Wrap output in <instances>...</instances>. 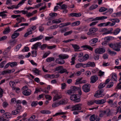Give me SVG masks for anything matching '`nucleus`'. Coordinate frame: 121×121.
Here are the masks:
<instances>
[{"mask_svg": "<svg viewBox=\"0 0 121 121\" xmlns=\"http://www.w3.org/2000/svg\"><path fill=\"white\" fill-rule=\"evenodd\" d=\"M72 46L73 48L75 49L78 50L79 49L80 47L79 46L76 44H72Z\"/></svg>", "mask_w": 121, "mask_h": 121, "instance_id": "46", "label": "nucleus"}, {"mask_svg": "<svg viewBox=\"0 0 121 121\" xmlns=\"http://www.w3.org/2000/svg\"><path fill=\"white\" fill-rule=\"evenodd\" d=\"M104 72H102L101 70H100L98 72V75L99 76H103L104 74Z\"/></svg>", "mask_w": 121, "mask_h": 121, "instance_id": "52", "label": "nucleus"}, {"mask_svg": "<svg viewBox=\"0 0 121 121\" xmlns=\"http://www.w3.org/2000/svg\"><path fill=\"white\" fill-rule=\"evenodd\" d=\"M20 111L16 109L12 111L11 114L13 115H16L19 113Z\"/></svg>", "mask_w": 121, "mask_h": 121, "instance_id": "38", "label": "nucleus"}, {"mask_svg": "<svg viewBox=\"0 0 121 121\" xmlns=\"http://www.w3.org/2000/svg\"><path fill=\"white\" fill-rule=\"evenodd\" d=\"M59 105H60L59 103H53L52 104V107L55 108L58 106Z\"/></svg>", "mask_w": 121, "mask_h": 121, "instance_id": "64", "label": "nucleus"}, {"mask_svg": "<svg viewBox=\"0 0 121 121\" xmlns=\"http://www.w3.org/2000/svg\"><path fill=\"white\" fill-rule=\"evenodd\" d=\"M54 60V58L53 57H49L46 60V61L47 62H50L52 61H53Z\"/></svg>", "mask_w": 121, "mask_h": 121, "instance_id": "42", "label": "nucleus"}, {"mask_svg": "<svg viewBox=\"0 0 121 121\" xmlns=\"http://www.w3.org/2000/svg\"><path fill=\"white\" fill-rule=\"evenodd\" d=\"M98 41V39L97 38H95L92 39L90 40L89 42L90 45L93 46H95L96 44H95L93 45V44L95 43Z\"/></svg>", "mask_w": 121, "mask_h": 121, "instance_id": "11", "label": "nucleus"}, {"mask_svg": "<svg viewBox=\"0 0 121 121\" xmlns=\"http://www.w3.org/2000/svg\"><path fill=\"white\" fill-rule=\"evenodd\" d=\"M90 85L89 84H86L84 85L82 87V89L83 91L85 92H87L90 91Z\"/></svg>", "mask_w": 121, "mask_h": 121, "instance_id": "4", "label": "nucleus"}, {"mask_svg": "<svg viewBox=\"0 0 121 121\" xmlns=\"http://www.w3.org/2000/svg\"><path fill=\"white\" fill-rule=\"evenodd\" d=\"M82 79V78H78L76 80V82H75V84L77 85L78 84L80 83V81Z\"/></svg>", "mask_w": 121, "mask_h": 121, "instance_id": "45", "label": "nucleus"}, {"mask_svg": "<svg viewBox=\"0 0 121 121\" xmlns=\"http://www.w3.org/2000/svg\"><path fill=\"white\" fill-rule=\"evenodd\" d=\"M40 112L43 114H49L51 112L48 110H42L40 111Z\"/></svg>", "mask_w": 121, "mask_h": 121, "instance_id": "31", "label": "nucleus"}, {"mask_svg": "<svg viewBox=\"0 0 121 121\" xmlns=\"http://www.w3.org/2000/svg\"><path fill=\"white\" fill-rule=\"evenodd\" d=\"M98 7V5L97 4L93 5L89 7V9L90 10H91L95 9Z\"/></svg>", "mask_w": 121, "mask_h": 121, "instance_id": "24", "label": "nucleus"}, {"mask_svg": "<svg viewBox=\"0 0 121 121\" xmlns=\"http://www.w3.org/2000/svg\"><path fill=\"white\" fill-rule=\"evenodd\" d=\"M13 90H16V91L17 93L19 92L20 91V89L19 88H16L15 87H13Z\"/></svg>", "mask_w": 121, "mask_h": 121, "instance_id": "50", "label": "nucleus"}, {"mask_svg": "<svg viewBox=\"0 0 121 121\" xmlns=\"http://www.w3.org/2000/svg\"><path fill=\"white\" fill-rule=\"evenodd\" d=\"M104 92V90L101 89L98 90L97 91V92L95 94L94 96L97 98H99L104 96V94L103 93Z\"/></svg>", "mask_w": 121, "mask_h": 121, "instance_id": "6", "label": "nucleus"}, {"mask_svg": "<svg viewBox=\"0 0 121 121\" xmlns=\"http://www.w3.org/2000/svg\"><path fill=\"white\" fill-rule=\"evenodd\" d=\"M67 8V5L65 4H64L62 5L61 9L64 10H66Z\"/></svg>", "mask_w": 121, "mask_h": 121, "instance_id": "60", "label": "nucleus"}, {"mask_svg": "<svg viewBox=\"0 0 121 121\" xmlns=\"http://www.w3.org/2000/svg\"><path fill=\"white\" fill-rule=\"evenodd\" d=\"M67 101L63 99L61 100L59 102V104L60 105H61L65 104H66Z\"/></svg>", "mask_w": 121, "mask_h": 121, "instance_id": "35", "label": "nucleus"}, {"mask_svg": "<svg viewBox=\"0 0 121 121\" xmlns=\"http://www.w3.org/2000/svg\"><path fill=\"white\" fill-rule=\"evenodd\" d=\"M19 35V34L18 33H14L12 35L11 38L12 39H15L17 38Z\"/></svg>", "mask_w": 121, "mask_h": 121, "instance_id": "30", "label": "nucleus"}, {"mask_svg": "<svg viewBox=\"0 0 121 121\" xmlns=\"http://www.w3.org/2000/svg\"><path fill=\"white\" fill-rule=\"evenodd\" d=\"M70 89L73 92V91H78V90H80V88L77 87L75 86H72L71 87Z\"/></svg>", "mask_w": 121, "mask_h": 121, "instance_id": "29", "label": "nucleus"}, {"mask_svg": "<svg viewBox=\"0 0 121 121\" xmlns=\"http://www.w3.org/2000/svg\"><path fill=\"white\" fill-rule=\"evenodd\" d=\"M113 82H110L109 84L107 86V87L108 88H110L111 87L113 86Z\"/></svg>", "mask_w": 121, "mask_h": 121, "instance_id": "54", "label": "nucleus"}, {"mask_svg": "<svg viewBox=\"0 0 121 121\" xmlns=\"http://www.w3.org/2000/svg\"><path fill=\"white\" fill-rule=\"evenodd\" d=\"M10 31V29L9 27L8 26L7 28H6L3 32V33L5 34L8 33Z\"/></svg>", "mask_w": 121, "mask_h": 121, "instance_id": "28", "label": "nucleus"}, {"mask_svg": "<svg viewBox=\"0 0 121 121\" xmlns=\"http://www.w3.org/2000/svg\"><path fill=\"white\" fill-rule=\"evenodd\" d=\"M110 112V110L109 109H107L105 110L100 111V112L99 116L100 117H102L104 114L109 115Z\"/></svg>", "mask_w": 121, "mask_h": 121, "instance_id": "5", "label": "nucleus"}, {"mask_svg": "<svg viewBox=\"0 0 121 121\" xmlns=\"http://www.w3.org/2000/svg\"><path fill=\"white\" fill-rule=\"evenodd\" d=\"M31 91L29 89L25 91H23L22 93L25 95L28 96L30 95L31 94Z\"/></svg>", "mask_w": 121, "mask_h": 121, "instance_id": "15", "label": "nucleus"}, {"mask_svg": "<svg viewBox=\"0 0 121 121\" xmlns=\"http://www.w3.org/2000/svg\"><path fill=\"white\" fill-rule=\"evenodd\" d=\"M32 56L33 57H35L37 55V52L36 50L32 51L31 52Z\"/></svg>", "mask_w": 121, "mask_h": 121, "instance_id": "43", "label": "nucleus"}, {"mask_svg": "<svg viewBox=\"0 0 121 121\" xmlns=\"http://www.w3.org/2000/svg\"><path fill=\"white\" fill-rule=\"evenodd\" d=\"M82 47L84 48H87L91 51H92L93 50V48L91 46L89 45H84L82 46Z\"/></svg>", "mask_w": 121, "mask_h": 121, "instance_id": "34", "label": "nucleus"}, {"mask_svg": "<svg viewBox=\"0 0 121 121\" xmlns=\"http://www.w3.org/2000/svg\"><path fill=\"white\" fill-rule=\"evenodd\" d=\"M47 76L49 78H56V77L55 76V75L53 74H52L50 75V74H47Z\"/></svg>", "mask_w": 121, "mask_h": 121, "instance_id": "55", "label": "nucleus"}, {"mask_svg": "<svg viewBox=\"0 0 121 121\" xmlns=\"http://www.w3.org/2000/svg\"><path fill=\"white\" fill-rule=\"evenodd\" d=\"M16 41L15 40V39H11L10 40L8 43L9 44L13 46L16 43Z\"/></svg>", "mask_w": 121, "mask_h": 121, "instance_id": "21", "label": "nucleus"}, {"mask_svg": "<svg viewBox=\"0 0 121 121\" xmlns=\"http://www.w3.org/2000/svg\"><path fill=\"white\" fill-rule=\"evenodd\" d=\"M82 105V104H79L74 105L72 106L71 107V108L72 109L71 111H78L81 110V106Z\"/></svg>", "mask_w": 121, "mask_h": 121, "instance_id": "3", "label": "nucleus"}, {"mask_svg": "<svg viewBox=\"0 0 121 121\" xmlns=\"http://www.w3.org/2000/svg\"><path fill=\"white\" fill-rule=\"evenodd\" d=\"M65 92L66 94H67L69 95H71V94L73 93V92L71 89L70 90L66 91Z\"/></svg>", "mask_w": 121, "mask_h": 121, "instance_id": "59", "label": "nucleus"}, {"mask_svg": "<svg viewBox=\"0 0 121 121\" xmlns=\"http://www.w3.org/2000/svg\"><path fill=\"white\" fill-rule=\"evenodd\" d=\"M71 61H70L71 63V65H74L75 63V57H73L71 59Z\"/></svg>", "mask_w": 121, "mask_h": 121, "instance_id": "62", "label": "nucleus"}, {"mask_svg": "<svg viewBox=\"0 0 121 121\" xmlns=\"http://www.w3.org/2000/svg\"><path fill=\"white\" fill-rule=\"evenodd\" d=\"M61 97L62 96L61 95H59L57 94H56L53 98V101H55L61 98Z\"/></svg>", "mask_w": 121, "mask_h": 121, "instance_id": "22", "label": "nucleus"}, {"mask_svg": "<svg viewBox=\"0 0 121 121\" xmlns=\"http://www.w3.org/2000/svg\"><path fill=\"white\" fill-rule=\"evenodd\" d=\"M3 116L4 117L7 118H11L12 116L11 115L9 112H6L5 113H4L3 114Z\"/></svg>", "mask_w": 121, "mask_h": 121, "instance_id": "20", "label": "nucleus"}, {"mask_svg": "<svg viewBox=\"0 0 121 121\" xmlns=\"http://www.w3.org/2000/svg\"><path fill=\"white\" fill-rule=\"evenodd\" d=\"M70 99L71 100H73L75 103L80 102V99L79 98H78L77 95H71L70 97Z\"/></svg>", "mask_w": 121, "mask_h": 121, "instance_id": "8", "label": "nucleus"}, {"mask_svg": "<svg viewBox=\"0 0 121 121\" xmlns=\"http://www.w3.org/2000/svg\"><path fill=\"white\" fill-rule=\"evenodd\" d=\"M88 57L89 56L88 54H85L82 58H79L78 60L80 62H82L88 59Z\"/></svg>", "mask_w": 121, "mask_h": 121, "instance_id": "14", "label": "nucleus"}, {"mask_svg": "<svg viewBox=\"0 0 121 121\" xmlns=\"http://www.w3.org/2000/svg\"><path fill=\"white\" fill-rule=\"evenodd\" d=\"M9 84L10 86L12 87L13 89V87H14V86L15 83L14 82L11 81L9 82Z\"/></svg>", "mask_w": 121, "mask_h": 121, "instance_id": "56", "label": "nucleus"}, {"mask_svg": "<svg viewBox=\"0 0 121 121\" xmlns=\"http://www.w3.org/2000/svg\"><path fill=\"white\" fill-rule=\"evenodd\" d=\"M58 57L60 59H68L69 57V56L67 54H60L59 55Z\"/></svg>", "mask_w": 121, "mask_h": 121, "instance_id": "16", "label": "nucleus"}, {"mask_svg": "<svg viewBox=\"0 0 121 121\" xmlns=\"http://www.w3.org/2000/svg\"><path fill=\"white\" fill-rule=\"evenodd\" d=\"M95 119V114L92 115L90 117V121H94Z\"/></svg>", "mask_w": 121, "mask_h": 121, "instance_id": "47", "label": "nucleus"}, {"mask_svg": "<svg viewBox=\"0 0 121 121\" xmlns=\"http://www.w3.org/2000/svg\"><path fill=\"white\" fill-rule=\"evenodd\" d=\"M57 14L56 13H50L49 14L50 16H51V17H50L49 18V19H51L52 18L54 17H56L57 15Z\"/></svg>", "mask_w": 121, "mask_h": 121, "instance_id": "36", "label": "nucleus"}, {"mask_svg": "<svg viewBox=\"0 0 121 121\" xmlns=\"http://www.w3.org/2000/svg\"><path fill=\"white\" fill-rule=\"evenodd\" d=\"M25 1V0H22L21 1L19 2V3L17 4V6L15 7V8H18L19 6H20L21 5L23 4L24 3Z\"/></svg>", "mask_w": 121, "mask_h": 121, "instance_id": "33", "label": "nucleus"}, {"mask_svg": "<svg viewBox=\"0 0 121 121\" xmlns=\"http://www.w3.org/2000/svg\"><path fill=\"white\" fill-rule=\"evenodd\" d=\"M105 85L104 83H101L99 85L98 87L99 88H102L105 86Z\"/></svg>", "mask_w": 121, "mask_h": 121, "instance_id": "48", "label": "nucleus"}, {"mask_svg": "<svg viewBox=\"0 0 121 121\" xmlns=\"http://www.w3.org/2000/svg\"><path fill=\"white\" fill-rule=\"evenodd\" d=\"M99 55L95 54L94 56V58L95 60H98L99 59Z\"/></svg>", "mask_w": 121, "mask_h": 121, "instance_id": "53", "label": "nucleus"}, {"mask_svg": "<svg viewBox=\"0 0 121 121\" xmlns=\"http://www.w3.org/2000/svg\"><path fill=\"white\" fill-rule=\"evenodd\" d=\"M32 71L33 73L38 75H40L41 74L40 70L36 68H34L32 70Z\"/></svg>", "mask_w": 121, "mask_h": 121, "instance_id": "18", "label": "nucleus"}, {"mask_svg": "<svg viewBox=\"0 0 121 121\" xmlns=\"http://www.w3.org/2000/svg\"><path fill=\"white\" fill-rule=\"evenodd\" d=\"M87 26L85 25L83 26H82L79 28V30L80 31H87L88 30L87 28H86Z\"/></svg>", "mask_w": 121, "mask_h": 121, "instance_id": "25", "label": "nucleus"}, {"mask_svg": "<svg viewBox=\"0 0 121 121\" xmlns=\"http://www.w3.org/2000/svg\"><path fill=\"white\" fill-rule=\"evenodd\" d=\"M10 63V65L11 67H14L16 66L17 65V62H13L12 63Z\"/></svg>", "mask_w": 121, "mask_h": 121, "instance_id": "40", "label": "nucleus"}, {"mask_svg": "<svg viewBox=\"0 0 121 121\" xmlns=\"http://www.w3.org/2000/svg\"><path fill=\"white\" fill-rule=\"evenodd\" d=\"M38 104L37 101H33L31 102V106L32 107H35Z\"/></svg>", "mask_w": 121, "mask_h": 121, "instance_id": "37", "label": "nucleus"}, {"mask_svg": "<svg viewBox=\"0 0 121 121\" xmlns=\"http://www.w3.org/2000/svg\"><path fill=\"white\" fill-rule=\"evenodd\" d=\"M98 78L97 75L92 76L90 78V83H94L98 80Z\"/></svg>", "mask_w": 121, "mask_h": 121, "instance_id": "9", "label": "nucleus"}, {"mask_svg": "<svg viewBox=\"0 0 121 121\" xmlns=\"http://www.w3.org/2000/svg\"><path fill=\"white\" fill-rule=\"evenodd\" d=\"M106 102L105 99H102L100 100H95V103L97 104H103Z\"/></svg>", "mask_w": 121, "mask_h": 121, "instance_id": "17", "label": "nucleus"}, {"mask_svg": "<svg viewBox=\"0 0 121 121\" xmlns=\"http://www.w3.org/2000/svg\"><path fill=\"white\" fill-rule=\"evenodd\" d=\"M112 77L113 79V81H117V74L115 73H114L112 74Z\"/></svg>", "mask_w": 121, "mask_h": 121, "instance_id": "39", "label": "nucleus"}, {"mask_svg": "<svg viewBox=\"0 0 121 121\" xmlns=\"http://www.w3.org/2000/svg\"><path fill=\"white\" fill-rule=\"evenodd\" d=\"M41 44L40 42H38L33 45L31 49H35L36 50L38 49V47L40 46Z\"/></svg>", "mask_w": 121, "mask_h": 121, "instance_id": "12", "label": "nucleus"}, {"mask_svg": "<svg viewBox=\"0 0 121 121\" xmlns=\"http://www.w3.org/2000/svg\"><path fill=\"white\" fill-rule=\"evenodd\" d=\"M113 49L114 50L117 51L118 52L120 51V49L118 46V43H116L114 44V48Z\"/></svg>", "mask_w": 121, "mask_h": 121, "instance_id": "19", "label": "nucleus"}, {"mask_svg": "<svg viewBox=\"0 0 121 121\" xmlns=\"http://www.w3.org/2000/svg\"><path fill=\"white\" fill-rule=\"evenodd\" d=\"M113 38L112 36H107L105 38V39L108 42L112 39Z\"/></svg>", "mask_w": 121, "mask_h": 121, "instance_id": "49", "label": "nucleus"}, {"mask_svg": "<svg viewBox=\"0 0 121 121\" xmlns=\"http://www.w3.org/2000/svg\"><path fill=\"white\" fill-rule=\"evenodd\" d=\"M43 37V36L42 35H41L37 37L31 39L30 40V42H32L37 40H41L42 39Z\"/></svg>", "mask_w": 121, "mask_h": 121, "instance_id": "10", "label": "nucleus"}, {"mask_svg": "<svg viewBox=\"0 0 121 121\" xmlns=\"http://www.w3.org/2000/svg\"><path fill=\"white\" fill-rule=\"evenodd\" d=\"M45 95V98L46 99L50 100L52 98L51 96L48 95Z\"/></svg>", "mask_w": 121, "mask_h": 121, "instance_id": "61", "label": "nucleus"}, {"mask_svg": "<svg viewBox=\"0 0 121 121\" xmlns=\"http://www.w3.org/2000/svg\"><path fill=\"white\" fill-rule=\"evenodd\" d=\"M107 18V17L104 16L100 17H97L94 19L93 17H91L87 19V21L89 22H91L98 20H104L106 19Z\"/></svg>", "mask_w": 121, "mask_h": 121, "instance_id": "2", "label": "nucleus"}, {"mask_svg": "<svg viewBox=\"0 0 121 121\" xmlns=\"http://www.w3.org/2000/svg\"><path fill=\"white\" fill-rule=\"evenodd\" d=\"M121 31V29L119 28H117L114 30L113 33L114 35H117Z\"/></svg>", "mask_w": 121, "mask_h": 121, "instance_id": "26", "label": "nucleus"}, {"mask_svg": "<svg viewBox=\"0 0 121 121\" xmlns=\"http://www.w3.org/2000/svg\"><path fill=\"white\" fill-rule=\"evenodd\" d=\"M87 67H89L91 66L92 67H95V63L93 62H89L87 63Z\"/></svg>", "mask_w": 121, "mask_h": 121, "instance_id": "23", "label": "nucleus"}, {"mask_svg": "<svg viewBox=\"0 0 121 121\" xmlns=\"http://www.w3.org/2000/svg\"><path fill=\"white\" fill-rule=\"evenodd\" d=\"M98 30V28H91L89 29V31L87 33V35H89L97 31Z\"/></svg>", "mask_w": 121, "mask_h": 121, "instance_id": "13", "label": "nucleus"}, {"mask_svg": "<svg viewBox=\"0 0 121 121\" xmlns=\"http://www.w3.org/2000/svg\"><path fill=\"white\" fill-rule=\"evenodd\" d=\"M6 62V61H4L1 62L0 64V68H2L4 66V65L5 63Z\"/></svg>", "mask_w": 121, "mask_h": 121, "instance_id": "63", "label": "nucleus"}, {"mask_svg": "<svg viewBox=\"0 0 121 121\" xmlns=\"http://www.w3.org/2000/svg\"><path fill=\"white\" fill-rule=\"evenodd\" d=\"M16 20L17 21H18V20H19V21L18 22H16V24L14 25V27H19L18 24L22 22V20H21V18H17Z\"/></svg>", "mask_w": 121, "mask_h": 121, "instance_id": "27", "label": "nucleus"}, {"mask_svg": "<svg viewBox=\"0 0 121 121\" xmlns=\"http://www.w3.org/2000/svg\"><path fill=\"white\" fill-rule=\"evenodd\" d=\"M7 73H8V69L4 70L2 72L1 74L3 75L6 74Z\"/></svg>", "mask_w": 121, "mask_h": 121, "instance_id": "58", "label": "nucleus"}, {"mask_svg": "<svg viewBox=\"0 0 121 121\" xmlns=\"http://www.w3.org/2000/svg\"><path fill=\"white\" fill-rule=\"evenodd\" d=\"M114 15H115V17H119L121 16V11L118 12L114 13Z\"/></svg>", "mask_w": 121, "mask_h": 121, "instance_id": "57", "label": "nucleus"}, {"mask_svg": "<svg viewBox=\"0 0 121 121\" xmlns=\"http://www.w3.org/2000/svg\"><path fill=\"white\" fill-rule=\"evenodd\" d=\"M40 48L42 50H44L47 46V45L46 44H43L42 45H40Z\"/></svg>", "mask_w": 121, "mask_h": 121, "instance_id": "44", "label": "nucleus"}, {"mask_svg": "<svg viewBox=\"0 0 121 121\" xmlns=\"http://www.w3.org/2000/svg\"><path fill=\"white\" fill-rule=\"evenodd\" d=\"M61 18H59L58 19H54L52 21V22L53 23H59L61 22Z\"/></svg>", "mask_w": 121, "mask_h": 121, "instance_id": "32", "label": "nucleus"}, {"mask_svg": "<svg viewBox=\"0 0 121 121\" xmlns=\"http://www.w3.org/2000/svg\"><path fill=\"white\" fill-rule=\"evenodd\" d=\"M55 69L56 71H59L58 72L60 74H62L65 73L67 74L69 73V72L67 71V70L66 69L63 68L62 66L57 67L55 68Z\"/></svg>", "mask_w": 121, "mask_h": 121, "instance_id": "1", "label": "nucleus"}, {"mask_svg": "<svg viewBox=\"0 0 121 121\" xmlns=\"http://www.w3.org/2000/svg\"><path fill=\"white\" fill-rule=\"evenodd\" d=\"M35 115H33L29 119L27 120L28 121H32L35 118Z\"/></svg>", "mask_w": 121, "mask_h": 121, "instance_id": "51", "label": "nucleus"}, {"mask_svg": "<svg viewBox=\"0 0 121 121\" xmlns=\"http://www.w3.org/2000/svg\"><path fill=\"white\" fill-rule=\"evenodd\" d=\"M107 9L104 7H102L100 8L99 11L100 12H104Z\"/></svg>", "mask_w": 121, "mask_h": 121, "instance_id": "41", "label": "nucleus"}, {"mask_svg": "<svg viewBox=\"0 0 121 121\" xmlns=\"http://www.w3.org/2000/svg\"><path fill=\"white\" fill-rule=\"evenodd\" d=\"M105 49L102 48H98L95 49V52L96 54H102L105 52Z\"/></svg>", "mask_w": 121, "mask_h": 121, "instance_id": "7", "label": "nucleus"}]
</instances>
